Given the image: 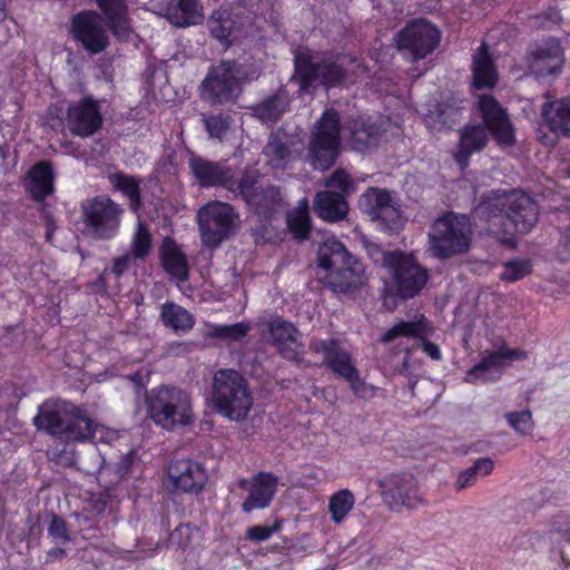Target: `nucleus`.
<instances>
[{
  "label": "nucleus",
  "mask_w": 570,
  "mask_h": 570,
  "mask_svg": "<svg viewBox=\"0 0 570 570\" xmlns=\"http://www.w3.org/2000/svg\"><path fill=\"white\" fill-rule=\"evenodd\" d=\"M134 257L130 254H125L118 256L114 259L112 267L110 268V273L116 277L120 278L129 268L130 263Z\"/></svg>",
  "instance_id": "nucleus-57"
},
{
  "label": "nucleus",
  "mask_w": 570,
  "mask_h": 570,
  "mask_svg": "<svg viewBox=\"0 0 570 570\" xmlns=\"http://www.w3.org/2000/svg\"><path fill=\"white\" fill-rule=\"evenodd\" d=\"M494 462L491 458H479L471 466L461 471L456 478L455 489L462 491L474 485L480 476L492 473Z\"/></svg>",
  "instance_id": "nucleus-40"
},
{
  "label": "nucleus",
  "mask_w": 570,
  "mask_h": 570,
  "mask_svg": "<svg viewBox=\"0 0 570 570\" xmlns=\"http://www.w3.org/2000/svg\"><path fill=\"white\" fill-rule=\"evenodd\" d=\"M38 431L66 442H86L95 436L97 424L86 409L62 400H47L33 417Z\"/></svg>",
  "instance_id": "nucleus-3"
},
{
  "label": "nucleus",
  "mask_w": 570,
  "mask_h": 570,
  "mask_svg": "<svg viewBox=\"0 0 570 570\" xmlns=\"http://www.w3.org/2000/svg\"><path fill=\"white\" fill-rule=\"evenodd\" d=\"M422 348L432 360H441L442 355L440 347L430 340L422 337Z\"/></svg>",
  "instance_id": "nucleus-58"
},
{
  "label": "nucleus",
  "mask_w": 570,
  "mask_h": 570,
  "mask_svg": "<svg viewBox=\"0 0 570 570\" xmlns=\"http://www.w3.org/2000/svg\"><path fill=\"white\" fill-rule=\"evenodd\" d=\"M357 204L362 213L389 234L397 233L404 225L401 209L386 189L370 187L360 196Z\"/></svg>",
  "instance_id": "nucleus-14"
},
{
  "label": "nucleus",
  "mask_w": 570,
  "mask_h": 570,
  "mask_svg": "<svg viewBox=\"0 0 570 570\" xmlns=\"http://www.w3.org/2000/svg\"><path fill=\"white\" fill-rule=\"evenodd\" d=\"M288 106L289 98L287 91L284 89H278L276 92L252 106L250 109L253 116L259 119L262 122L275 124L287 111Z\"/></svg>",
  "instance_id": "nucleus-31"
},
{
  "label": "nucleus",
  "mask_w": 570,
  "mask_h": 570,
  "mask_svg": "<svg viewBox=\"0 0 570 570\" xmlns=\"http://www.w3.org/2000/svg\"><path fill=\"white\" fill-rule=\"evenodd\" d=\"M109 180L115 188L128 197L134 209L141 205V189L138 179L122 173H116L109 177Z\"/></svg>",
  "instance_id": "nucleus-44"
},
{
  "label": "nucleus",
  "mask_w": 570,
  "mask_h": 570,
  "mask_svg": "<svg viewBox=\"0 0 570 570\" xmlns=\"http://www.w3.org/2000/svg\"><path fill=\"white\" fill-rule=\"evenodd\" d=\"M160 259L164 269L173 277L180 282L188 279L189 266L186 256L173 239L166 238L164 240Z\"/></svg>",
  "instance_id": "nucleus-33"
},
{
  "label": "nucleus",
  "mask_w": 570,
  "mask_h": 570,
  "mask_svg": "<svg viewBox=\"0 0 570 570\" xmlns=\"http://www.w3.org/2000/svg\"><path fill=\"white\" fill-rule=\"evenodd\" d=\"M132 463V452L121 455L114 466L105 464V459L102 458L101 468L95 469V473H100V480L107 484V491H109L112 485L118 484L129 473Z\"/></svg>",
  "instance_id": "nucleus-38"
},
{
  "label": "nucleus",
  "mask_w": 570,
  "mask_h": 570,
  "mask_svg": "<svg viewBox=\"0 0 570 570\" xmlns=\"http://www.w3.org/2000/svg\"><path fill=\"white\" fill-rule=\"evenodd\" d=\"M564 63V53L559 40L550 38L538 45L529 57V69L535 78L557 76Z\"/></svg>",
  "instance_id": "nucleus-23"
},
{
  "label": "nucleus",
  "mask_w": 570,
  "mask_h": 570,
  "mask_svg": "<svg viewBox=\"0 0 570 570\" xmlns=\"http://www.w3.org/2000/svg\"><path fill=\"white\" fill-rule=\"evenodd\" d=\"M532 272L530 259H511L503 264L501 279L510 283L524 278Z\"/></svg>",
  "instance_id": "nucleus-47"
},
{
  "label": "nucleus",
  "mask_w": 570,
  "mask_h": 570,
  "mask_svg": "<svg viewBox=\"0 0 570 570\" xmlns=\"http://www.w3.org/2000/svg\"><path fill=\"white\" fill-rule=\"evenodd\" d=\"M489 142V132L481 124L465 125L460 129V140L454 159L461 169H465L471 156L482 151Z\"/></svg>",
  "instance_id": "nucleus-26"
},
{
  "label": "nucleus",
  "mask_w": 570,
  "mask_h": 570,
  "mask_svg": "<svg viewBox=\"0 0 570 570\" xmlns=\"http://www.w3.org/2000/svg\"><path fill=\"white\" fill-rule=\"evenodd\" d=\"M48 535L57 546L67 544L71 541V534L67 522L62 517L52 514L48 525Z\"/></svg>",
  "instance_id": "nucleus-49"
},
{
  "label": "nucleus",
  "mask_w": 570,
  "mask_h": 570,
  "mask_svg": "<svg viewBox=\"0 0 570 570\" xmlns=\"http://www.w3.org/2000/svg\"><path fill=\"white\" fill-rule=\"evenodd\" d=\"M326 187L336 190L318 191L314 198V210L324 220H342L348 210L345 197L355 193L357 181L338 168L326 180Z\"/></svg>",
  "instance_id": "nucleus-11"
},
{
  "label": "nucleus",
  "mask_w": 570,
  "mask_h": 570,
  "mask_svg": "<svg viewBox=\"0 0 570 570\" xmlns=\"http://www.w3.org/2000/svg\"><path fill=\"white\" fill-rule=\"evenodd\" d=\"M70 35L91 55L105 51L109 38L100 14L95 10H81L70 19Z\"/></svg>",
  "instance_id": "nucleus-16"
},
{
  "label": "nucleus",
  "mask_w": 570,
  "mask_h": 570,
  "mask_svg": "<svg viewBox=\"0 0 570 570\" xmlns=\"http://www.w3.org/2000/svg\"><path fill=\"white\" fill-rule=\"evenodd\" d=\"M212 400L214 410L232 421L247 417L253 397L246 379L236 370H218L213 379Z\"/></svg>",
  "instance_id": "nucleus-7"
},
{
  "label": "nucleus",
  "mask_w": 570,
  "mask_h": 570,
  "mask_svg": "<svg viewBox=\"0 0 570 570\" xmlns=\"http://www.w3.org/2000/svg\"><path fill=\"white\" fill-rule=\"evenodd\" d=\"M475 217L488 223L493 233L528 234L539 220V206L519 190L492 189L484 193L474 209Z\"/></svg>",
  "instance_id": "nucleus-1"
},
{
  "label": "nucleus",
  "mask_w": 570,
  "mask_h": 570,
  "mask_svg": "<svg viewBox=\"0 0 570 570\" xmlns=\"http://www.w3.org/2000/svg\"><path fill=\"white\" fill-rule=\"evenodd\" d=\"M189 169L203 188L223 186L227 189L232 168L222 163L210 161L200 156H193L188 161Z\"/></svg>",
  "instance_id": "nucleus-25"
},
{
  "label": "nucleus",
  "mask_w": 570,
  "mask_h": 570,
  "mask_svg": "<svg viewBox=\"0 0 570 570\" xmlns=\"http://www.w3.org/2000/svg\"><path fill=\"white\" fill-rule=\"evenodd\" d=\"M463 109L464 107L450 101L438 104L434 110L426 116V122L435 130L451 129L460 119Z\"/></svg>",
  "instance_id": "nucleus-37"
},
{
  "label": "nucleus",
  "mask_w": 570,
  "mask_h": 570,
  "mask_svg": "<svg viewBox=\"0 0 570 570\" xmlns=\"http://www.w3.org/2000/svg\"><path fill=\"white\" fill-rule=\"evenodd\" d=\"M383 501L390 509L401 507L413 510L424 503L417 481L411 474L386 475L379 482Z\"/></svg>",
  "instance_id": "nucleus-17"
},
{
  "label": "nucleus",
  "mask_w": 570,
  "mask_h": 570,
  "mask_svg": "<svg viewBox=\"0 0 570 570\" xmlns=\"http://www.w3.org/2000/svg\"><path fill=\"white\" fill-rule=\"evenodd\" d=\"M348 384L354 395L363 400H372L376 395V392L380 390L379 387L366 383L360 376V373L356 374L355 377H353L351 381H348Z\"/></svg>",
  "instance_id": "nucleus-53"
},
{
  "label": "nucleus",
  "mask_w": 570,
  "mask_h": 570,
  "mask_svg": "<svg viewBox=\"0 0 570 570\" xmlns=\"http://www.w3.org/2000/svg\"><path fill=\"white\" fill-rule=\"evenodd\" d=\"M384 267L392 275L396 295L402 299L415 297L429 279L428 269L419 264L413 254L390 250L384 255Z\"/></svg>",
  "instance_id": "nucleus-10"
},
{
  "label": "nucleus",
  "mask_w": 570,
  "mask_h": 570,
  "mask_svg": "<svg viewBox=\"0 0 570 570\" xmlns=\"http://www.w3.org/2000/svg\"><path fill=\"white\" fill-rule=\"evenodd\" d=\"M308 350L314 354L323 356V365L330 368L334 374L351 381L358 374V368L353 364L351 354L344 350L336 338H311Z\"/></svg>",
  "instance_id": "nucleus-19"
},
{
  "label": "nucleus",
  "mask_w": 570,
  "mask_h": 570,
  "mask_svg": "<svg viewBox=\"0 0 570 570\" xmlns=\"http://www.w3.org/2000/svg\"><path fill=\"white\" fill-rule=\"evenodd\" d=\"M194 530L188 524L177 525L169 535L173 546L186 550L191 546Z\"/></svg>",
  "instance_id": "nucleus-52"
},
{
  "label": "nucleus",
  "mask_w": 570,
  "mask_h": 570,
  "mask_svg": "<svg viewBox=\"0 0 570 570\" xmlns=\"http://www.w3.org/2000/svg\"><path fill=\"white\" fill-rule=\"evenodd\" d=\"M68 127L72 135L89 137L102 126V116L98 104L91 97H83L67 109Z\"/></svg>",
  "instance_id": "nucleus-22"
},
{
  "label": "nucleus",
  "mask_w": 570,
  "mask_h": 570,
  "mask_svg": "<svg viewBox=\"0 0 570 570\" xmlns=\"http://www.w3.org/2000/svg\"><path fill=\"white\" fill-rule=\"evenodd\" d=\"M151 248V234L140 222L131 242V256L135 259H145Z\"/></svg>",
  "instance_id": "nucleus-48"
},
{
  "label": "nucleus",
  "mask_w": 570,
  "mask_h": 570,
  "mask_svg": "<svg viewBox=\"0 0 570 570\" xmlns=\"http://www.w3.org/2000/svg\"><path fill=\"white\" fill-rule=\"evenodd\" d=\"M66 556V550L60 547H55L48 550L47 552V559L48 560H56L58 558H62Z\"/></svg>",
  "instance_id": "nucleus-61"
},
{
  "label": "nucleus",
  "mask_w": 570,
  "mask_h": 570,
  "mask_svg": "<svg viewBox=\"0 0 570 570\" xmlns=\"http://www.w3.org/2000/svg\"><path fill=\"white\" fill-rule=\"evenodd\" d=\"M367 252L375 263L382 261V264L384 265V255H386L389 252L382 250L381 247L375 244L368 245Z\"/></svg>",
  "instance_id": "nucleus-60"
},
{
  "label": "nucleus",
  "mask_w": 570,
  "mask_h": 570,
  "mask_svg": "<svg viewBox=\"0 0 570 570\" xmlns=\"http://www.w3.org/2000/svg\"><path fill=\"white\" fill-rule=\"evenodd\" d=\"M341 117L335 109H326L317 120L308 144V159L314 169L332 167L340 154Z\"/></svg>",
  "instance_id": "nucleus-8"
},
{
  "label": "nucleus",
  "mask_w": 570,
  "mask_h": 570,
  "mask_svg": "<svg viewBox=\"0 0 570 570\" xmlns=\"http://www.w3.org/2000/svg\"><path fill=\"white\" fill-rule=\"evenodd\" d=\"M286 225L293 237L303 242L309 237L311 234V217L307 207L297 208L292 213L287 214Z\"/></svg>",
  "instance_id": "nucleus-45"
},
{
  "label": "nucleus",
  "mask_w": 570,
  "mask_h": 570,
  "mask_svg": "<svg viewBox=\"0 0 570 570\" xmlns=\"http://www.w3.org/2000/svg\"><path fill=\"white\" fill-rule=\"evenodd\" d=\"M168 479L175 491L197 494L204 490L208 475L203 463L188 458L169 464Z\"/></svg>",
  "instance_id": "nucleus-21"
},
{
  "label": "nucleus",
  "mask_w": 570,
  "mask_h": 570,
  "mask_svg": "<svg viewBox=\"0 0 570 570\" xmlns=\"http://www.w3.org/2000/svg\"><path fill=\"white\" fill-rule=\"evenodd\" d=\"M432 228L430 244L436 257L449 258L469 250L472 232L466 216L448 213Z\"/></svg>",
  "instance_id": "nucleus-9"
},
{
  "label": "nucleus",
  "mask_w": 570,
  "mask_h": 570,
  "mask_svg": "<svg viewBox=\"0 0 570 570\" xmlns=\"http://www.w3.org/2000/svg\"><path fill=\"white\" fill-rule=\"evenodd\" d=\"M160 321L175 332H187L194 327L195 321L187 309L178 304L167 302L160 308Z\"/></svg>",
  "instance_id": "nucleus-36"
},
{
  "label": "nucleus",
  "mask_w": 570,
  "mask_h": 570,
  "mask_svg": "<svg viewBox=\"0 0 570 570\" xmlns=\"http://www.w3.org/2000/svg\"><path fill=\"white\" fill-rule=\"evenodd\" d=\"M281 525L275 523L273 525H253L247 529L246 538L254 542L266 541L273 533L279 530Z\"/></svg>",
  "instance_id": "nucleus-56"
},
{
  "label": "nucleus",
  "mask_w": 570,
  "mask_h": 570,
  "mask_svg": "<svg viewBox=\"0 0 570 570\" xmlns=\"http://www.w3.org/2000/svg\"><path fill=\"white\" fill-rule=\"evenodd\" d=\"M509 425L520 434H528L533 429L532 413L529 410L521 412H509L505 414Z\"/></svg>",
  "instance_id": "nucleus-51"
},
{
  "label": "nucleus",
  "mask_w": 570,
  "mask_h": 570,
  "mask_svg": "<svg viewBox=\"0 0 570 570\" xmlns=\"http://www.w3.org/2000/svg\"><path fill=\"white\" fill-rule=\"evenodd\" d=\"M261 174L256 168H246L242 176L236 179L232 170L227 190L235 197H242L248 205H257L259 197Z\"/></svg>",
  "instance_id": "nucleus-32"
},
{
  "label": "nucleus",
  "mask_w": 570,
  "mask_h": 570,
  "mask_svg": "<svg viewBox=\"0 0 570 570\" xmlns=\"http://www.w3.org/2000/svg\"><path fill=\"white\" fill-rule=\"evenodd\" d=\"M90 456L94 461L92 465H81L79 462V458L71 450L69 451L67 446L59 453L55 455L56 463L63 468H76L79 471H82L87 474H95V469L101 468L102 456L99 453L97 448H92L90 451Z\"/></svg>",
  "instance_id": "nucleus-42"
},
{
  "label": "nucleus",
  "mask_w": 570,
  "mask_h": 570,
  "mask_svg": "<svg viewBox=\"0 0 570 570\" xmlns=\"http://www.w3.org/2000/svg\"><path fill=\"white\" fill-rule=\"evenodd\" d=\"M354 503V494L350 490L343 489L335 492L330 498L328 502V511L331 513L332 521L334 523L343 522L352 511Z\"/></svg>",
  "instance_id": "nucleus-43"
},
{
  "label": "nucleus",
  "mask_w": 570,
  "mask_h": 570,
  "mask_svg": "<svg viewBox=\"0 0 570 570\" xmlns=\"http://www.w3.org/2000/svg\"><path fill=\"white\" fill-rule=\"evenodd\" d=\"M106 23L117 39H128L130 27L128 23L127 13L118 14L115 18H108L106 19Z\"/></svg>",
  "instance_id": "nucleus-55"
},
{
  "label": "nucleus",
  "mask_w": 570,
  "mask_h": 570,
  "mask_svg": "<svg viewBox=\"0 0 570 570\" xmlns=\"http://www.w3.org/2000/svg\"><path fill=\"white\" fill-rule=\"evenodd\" d=\"M97 7L105 16V19L115 18L118 14L127 13L126 0H95Z\"/></svg>",
  "instance_id": "nucleus-54"
},
{
  "label": "nucleus",
  "mask_w": 570,
  "mask_h": 570,
  "mask_svg": "<svg viewBox=\"0 0 570 570\" xmlns=\"http://www.w3.org/2000/svg\"><path fill=\"white\" fill-rule=\"evenodd\" d=\"M541 116L553 134L570 138V97L544 102Z\"/></svg>",
  "instance_id": "nucleus-29"
},
{
  "label": "nucleus",
  "mask_w": 570,
  "mask_h": 570,
  "mask_svg": "<svg viewBox=\"0 0 570 570\" xmlns=\"http://www.w3.org/2000/svg\"><path fill=\"white\" fill-rule=\"evenodd\" d=\"M294 63L292 80L298 83L302 92L316 85L326 89L348 86L365 72V67L355 58L340 56L314 61L309 55L299 53L295 56Z\"/></svg>",
  "instance_id": "nucleus-4"
},
{
  "label": "nucleus",
  "mask_w": 570,
  "mask_h": 570,
  "mask_svg": "<svg viewBox=\"0 0 570 570\" xmlns=\"http://www.w3.org/2000/svg\"><path fill=\"white\" fill-rule=\"evenodd\" d=\"M6 0H0V22L3 21L7 17L6 13Z\"/></svg>",
  "instance_id": "nucleus-62"
},
{
  "label": "nucleus",
  "mask_w": 570,
  "mask_h": 570,
  "mask_svg": "<svg viewBox=\"0 0 570 570\" xmlns=\"http://www.w3.org/2000/svg\"><path fill=\"white\" fill-rule=\"evenodd\" d=\"M483 124L500 146L511 147L515 144L513 125L508 111L492 95H480L478 100Z\"/></svg>",
  "instance_id": "nucleus-18"
},
{
  "label": "nucleus",
  "mask_w": 570,
  "mask_h": 570,
  "mask_svg": "<svg viewBox=\"0 0 570 570\" xmlns=\"http://www.w3.org/2000/svg\"><path fill=\"white\" fill-rule=\"evenodd\" d=\"M426 328L424 316L420 321H400L389 328L380 338L382 343H391L399 337H421Z\"/></svg>",
  "instance_id": "nucleus-41"
},
{
  "label": "nucleus",
  "mask_w": 570,
  "mask_h": 570,
  "mask_svg": "<svg viewBox=\"0 0 570 570\" xmlns=\"http://www.w3.org/2000/svg\"><path fill=\"white\" fill-rule=\"evenodd\" d=\"M127 379L135 384V390L137 394L145 390L146 386L144 383V375L141 374L140 371L127 375Z\"/></svg>",
  "instance_id": "nucleus-59"
},
{
  "label": "nucleus",
  "mask_w": 570,
  "mask_h": 570,
  "mask_svg": "<svg viewBox=\"0 0 570 570\" xmlns=\"http://www.w3.org/2000/svg\"><path fill=\"white\" fill-rule=\"evenodd\" d=\"M147 412L153 422L167 431L195 421L190 395L183 389L160 385L146 392Z\"/></svg>",
  "instance_id": "nucleus-6"
},
{
  "label": "nucleus",
  "mask_w": 570,
  "mask_h": 570,
  "mask_svg": "<svg viewBox=\"0 0 570 570\" xmlns=\"http://www.w3.org/2000/svg\"><path fill=\"white\" fill-rule=\"evenodd\" d=\"M205 128L212 138L222 139L228 130L232 117L225 114L212 115L204 118Z\"/></svg>",
  "instance_id": "nucleus-50"
},
{
  "label": "nucleus",
  "mask_w": 570,
  "mask_h": 570,
  "mask_svg": "<svg viewBox=\"0 0 570 570\" xmlns=\"http://www.w3.org/2000/svg\"><path fill=\"white\" fill-rule=\"evenodd\" d=\"M108 273V269H105L104 273L98 277V283L101 285H106V275Z\"/></svg>",
  "instance_id": "nucleus-64"
},
{
  "label": "nucleus",
  "mask_w": 570,
  "mask_h": 570,
  "mask_svg": "<svg viewBox=\"0 0 570 570\" xmlns=\"http://www.w3.org/2000/svg\"><path fill=\"white\" fill-rule=\"evenodd\" d=\"M27 190L36 202L42 203L55 193V170L50 161L36 163L28 171Z\"/></svg>",
  "instance_id": "nucleus-28"
},
{
  "label": "nucleus",
  "mask_w": 570,
  "mask_h": 570,
  "mask_svg": "<svg viewBox=\"0 0 570 570\" xmlns=\"http://www.w3.org/2000/svg\"><path fill=\"white\" fill-rule=\"evenodd\" d=\"M265 194H271L272 196L275 195V194H278V190L276 187L274 186H268L265 190H264Z\"/></svg>",
  "instance_id": "nucleus-63"
},
{
  "label": "nucleus",
  "mask_w": 570,
  "mask_h": 570,
  "mask_svg": "<svg viewBox=\"0 0 570 570\" xmlns=\"http://www.w3.org/2000/svg\"><path fill=\"white\" fill-rule=\"evenodd\" d=\"M263 155L272 168H285L291 159V150L287 142L277 134L272 132L268 136L266 146L263 148Z\"/></svg>",
  "instance_id": "nucleus-39"
},
{
  "label": "nucleus",
  "mask_w": 570,
  "mask_h": 570,
  "mask_svg": "<svg viewBox=\"0 0 570 570\" xmlns=\"http://www.w3.org/2000/svg\"><path fill=\"white\" fill-rule=\"evenodd\" d=\"M278 478L268 472H259L253 479L249 493L242 503V510L250 513L254 510L267 508L277 490Z\"/></svg>",
  "instance_id": "nucleus-27"
},
{
  "label": "nucleus",
  "mask_w": 570,
  "mask_h": 570,
  "mask_svg": "<svg viewBox=\"0 0 570 570\" xmlns=\"http://www.w3.org/2000/svg\"><path fill=\"white\" fill-rule=\"evenodd\" d=\"M272 344L277 347L282 357L301 363L303 362L302 344L297 341V327L281 317L272 318L267 324Z\"/></svg>",
  "instance_id": "nucleus-24"
},
{
  "label": "nucleus",
  "mask_w": 570,
  "mask_h": 570,
  "mask_svg": "<svg viewBox=\"0 0 570 570\" xmlns=\"http://www.w3.org/2000/svg\"><path fill=\"white\" fill-rule=\"evenodd\" d=\"M207 28L210 36L225 48L233 43L237 30L233 14L227 9L215 10L207 20Z\"/></svg>",
  "instance_id": "nucleus-34"
},
{
  "label": "nucleus",
  "mask_w": 570,
  "mask_h": 570,
  "mask_svg": "<svg viewBox=\"0 0 570 570\" xmlns=\"http://www.w3.org/2000/svg\"><path fill=\"white\" fill-rule=\"evenodd\" d=\"M351 145L357 151L377 147L382 130L370 117H357L348 122Z\"/></svg>",
  "instance_id": "nucleus-30"
},
{
  "label": "nucleus",
  "mask_w": 570,
  "mask_h": 570,
  "mask_svg": "<svg viewBox=\"0 0 570 570\" xmlns=\"http://www.w3.org/2000/svg\"><path fill=\"white\" fill-rule=\"evenodd\" d=\"M249 326L243 322L234 324H218L213 325L208 330V335L214 338L227 340V341H239L247 335Z\"/></svg>",
  "instance_id": "nucleus-46"
},
{
  "label": "nucleus",
  "mask_w": 570,
  "mask_h": 570,
  "mask_svg": "<svg viewBox=\"0 0 570 570\" xmlns=\"http://www.w3.org/2000/svg\"><path fill=\"white\" fill-rule=\"evenodd\" d=\"M473 86L481 90L494 87L497 82V72L493 60L485 47L478 51L473 57Z\"/></svg>",
  "instance_id": "nucleus-35"
},
{
  "label": "nucleus",
  "mask_w": 570,
  "mask_h": 570,
  "mask_svg": "<svg viewBox=\"0 0 570 570\" xmlns=\"http://www.w3.org/2000/svg\"><path fill=\"white\" fill-rule=\"evenodd\" d=\"M237 214L223 202H212L198 212L203 244L216 248L235 232Z\"/></svg>",
  "instance_id": "nucleus-12"
},
{
  "label": "nucleus",
  "mask_w": 570,
  "mask_h": 570,
  "mask_svg": "<svg viewBox=\"0 0 570 570\" xmlns=\"http://www.w3.org/2000/svg\"><path fill=\"white\" fill-rule=\"evenodd\" d=\"M262 72V63L253 57L222 59L209 68L202 81V98L210 106L234 104L243 86L256 81Z\"/></svg>",
  "instance_id": "nucleus-2"
},
{
  "label": "nucleus",
  "mask_w": 570,
  "mask_h": 570,
  "mask_svg": "<svg viewBox=\"0 0 570 570\" xmlns=\"http://www.w3.org/2000/svg\"><path fill=\"white\" fill-rule=\"evenodd\" d=\"M87 229L99 239L112 238L120 223L122 208L107 196H96L81 204Z\"/></svg>",
  "instance_id": "nucleus-13"
},
{
  "label": "nucleus",
  "mask_w": 570,
  "mask_h": 570,
  "mask_svg": "<svg viewBox=\"0 0 570 570\" xmlns=\"http://www.w3.org/2000/svg\"><path fill=\"white\" fill-rule=\"evenodd\" d=\"M440 40L439 29L424 19L409 22L395 36L397 49L409 52L413 61L432 53L439 46Z\"/></svg>",
  "instance_id": "nucleus-15"
},
{
  "label": "nucleus",
  "mask_w": 570,
  "mask_h": 570,
  "mask_svg": "<svg viewBox=\"0 0 570 570\" xmlns=\"http://www.w3.org/2000/svg\"><path fill=\"white\" fill-rule=\"evenodd\" d=\"M527 353L520 348H499L492 352H484L479 363L471 367L464 381L470 384H479L498 379L501 368L513 360H524Z\"/></svg>",
  "instance_id": "nucleus-20"
},
{
  "label": "nucleus",
  "mask_w": 570,
  "mask_h": 570,
  "mask_svg": "<svg viewBox=\"0 0 570 570\" xmlns=\"http://www.w3.org/2000/svg\"><path fill=\"white\" fill-rule=\"evenodd\" d=\"M317 261L318 267L325 272L323 284L334 293H354L365 283L363 263L336 239L320 245Z\"/></svg>",
  "instance_id": "nucleus-5"
}]
</instances>
